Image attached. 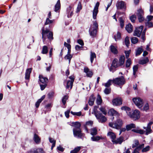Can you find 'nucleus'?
<instances>
[{
	"mask_svg": "<svg viewBox=\"0 0 153 153\" xmlns=\"http://www.w3.org/2000/svg\"><path fill=\"white\" fill-rule=\"evenodd\" d=\"M143 51L142 48H139L137 49L136 52V55H140Z\"/></svg>",
	"mask_w": 153,
	"mask_h": 153,
	"instance_id": "nucleus-58",
	"label": "nucleus"
},
{
	"mask_svg": "<svg viewBox=\"0 0 153 153\" xmlns=\"http://www.w3.org/2000/svg\"><path fill=\"white\" fill-rule=\"evenodd\" d=\"M143 128L145 129H146L145 134L146 135H148V134H150L151 133L152 130L151 129V128L148 127H143Z\"/></svg>",
	"mask_w": 153,
	"mask_h": 153,
	"instance_id": "nucleus-39",
	"label": "nucleus"
},
{
	"mask_svg": "<svg viewBox=\"0 0 153 153\" xmlns=\"http://www.w3.org/2000/svg\"><path fill=\"white\" fill-rule=\"evenodd\" d=\"M144 146V144H142L137 147L134 150L133 153H139V151Z\"/></svg>",
	"mask_w": 153,
	"mask_h": 153,
	"instance_id": "nucleus-24",
	"label": "nucleus"
},
{
	"mask_svg": "<svg viewBox=\"0 0 153 153\" xmlns=\"http://www.w3.org/2000/svg\"><path fill=\"white\" fill-rule=\"evenodd\" d=\"M91 134L92 135L94 136L97 134V130L96 128H94L90 129Z\"/></svg>",
	"mask_w": 153,
	"mask_h": 153,
	"instance_id": "nucleus-36",
	"label": "nucleus"
},
{
	"mask_svg": "<svg viewBox=\"0 0 153 153\" xmlns=\"http://www.w3.org/2000/svg\"><path fill=\"white\" fill-rule=\"evenodd\" d=\"M49 140L50 142L51 143H52V145L51 146V149H53V148L55 146V143H56V141L54 140V139L51 138V137H50L49 138Z\"/></svg>",
	"mask_w": 153,
	"mask_h": 153,
	"instance_id": "nucleus-42",
	"label": "nucleus"
},
{
	"mask_svg": "<svg viewBox=\"0 0 153 153\" xmlns=\"http://www.w3.org/2000/svg\"><path fill=\"white\" fill-rule=\"evenodd\" d=\"M102 101V100L101 96L99 95H98L97 98L96 100L97 104L98 105H100Z\"/></svg>",
	"mask_w": 153,
	"mask_h": 153,
	"instance_id": "nucleus-45",
	"label": "nucleus"
},
{
	"mask_svg": "<svg viewBox=\"0 0 153 153\" xmlns=\"http://www.w3.org/2000/svg\"><path fill=\"white\" fill-rule=\"evenodd\" d=\"M32 68H30L27 69L26 71L25 74V79L29 80L30 77V74L31 72Z\"/></svg>",
	"mask_w": 153,
	"mask_h": 153,
	"instance_id": "nucleus-21",
	"label": "nucleus"
},
{
	"mask_svg": "<svg viewBox=\"0 0 153 153\" xmlns=\"http://www.w3.org/2000/svg\"><path fill=\"white\" fill-rule=\"evenodd\" d=\"M39 78L41 84L47 83L48 81L47 78L44 77L42 75H39Z\"/></svg>",
	"mask_w": 153,
	"mask_h": 153,
	"instance_id": "nucleus-22",
	"label": "nucleus"
},
{
	"mask_svg": "<svg viewBox=\"0 0 153 153\" xmlns=\"http://www.w3.org/2000/svg\"><path fill=\"white\" fill-rule=\"evenodd\" d=\"M133 74L136 77V73L138 69V66L137 65H134L133 68Z\"/></svg>",
	"mask_w": 153,
	"mask_h": 153,
	"instance_id": "nucleus-47",
	"label": "nucleus"
},
{
	"mask_svg": "<svg viewBox=\"0 0 153 153\" xmlns=\"http://www.w3.org/2000/svg\"><path fill=\"white\" fill-rule=\"evenodd\" d=\"M121 109L125 111L128 116L134 120H137L140 117V112L137 110H135L133 113H131V109L128 107H122Z\"/></svg>",
	"mask_w": 153,
	"mask_h": 153,
	"instance_id": "nucleus-1",
	"label": "nucleus"
},
{
	"mask_svg": "<svg viewBox=\"0 0 153 153\" xmlns=\"http://www.w3.org/2000/svg\"><path fill=\"white\" fill-rule=\"evenodd\" d=\"M84 71L86 73L88 77H91L93 75L92 72L89 71L88 68L86 67H85Z\"/></svg>",
	"mask_w": 153,
	"mask_h": 153,
	"instance_id": "nucleus-29",
	"label": "nucleus"
},
{
	"mask_svg": "<svg viewBox=\"0 0 153 153\" xmlns=\"http://www.w3.org/2000/svg\"><path fill=\"white\" fill-rule=\"evenodd\" d=\"M139 144V141L137 140H135L134 141V143L132 145V148H134L138 146Z\"/></svg>",
	"mask_w": 153,
	"mask_h": 153,
	"instance_id": "nucleus-53",
	"label": "nucleus"
},
{
	"mask_svg": "<svg viewBox=\"0 0 153 153\" xmlns=\"http://www.w3.org/2000/svg\"><path fill=\"white\" fill-rule=\"evenodd\" d=\"M95 116L99 122L101 123H104L107 120V119L105 117L102 115L100 113L98 114H96V115Z\"/></svg>",
	"mask_w": 153,
	"mask_h": 153,
	"instance_id": "nucleus-9",
	"label": "nucleus"
},
{
	"mask_svg": "<svg viewBox=\"0 0 153 153\" xmlns=\"http://www.w3.org/2000/svg\"><path fill=\"white\" fill-rule=\"evenodd\" d=\"M146 26L148 28L153 27V23L150 22H147L145 23Z\"/></svg>",
	"mask_w": 153,
	"mask_h": 153,
	"instance_id": "nucleus-48",
	"label": "nucleus"
},
{
	"mask_svg": "<svg viewBox=\"0 0 153 153\" xmlns=\"http://www.w3.org/2000/svg\"><path fill=\"white\" fill-rule=\"evenodd\" d=\"M125 42L126 46L128 47L130 44V41L128 37V36L126 37L125 39Z\"/></svg>",
	"mask_w": 153,
	"mask_h": 153,
	"instance_id": "nucleus-56",
	"label": "nucleus"
},
{
	"mask_svg": "<svg viewBox=\"0 0 153 153\" xmlns=\"http://www.w3.org/2000/svg\"><path fill=\"white\" fill-rule=\"evenodd\" d=\"M48 52V48L47 46L45 45L43 47L42 53L43 54H46Z\"/></svg>",
	"mask_w": 153,
	"mask_h": 153,
	"instance_id": "nucleus-43",
	"label": "nucleus"
},
{
	"mask_svg": "<svg viewBox=\"0 0 153 153\" xmlns=\"http://www.w3.org/2000/svg\"><path fill=\"white\" fill-rule=\"evenodd\" d=\"M126 29L128 33H130L132 31L133 26L131 24H129L126 25Z\"/></svg>",
	"mask_w": 153,
	"mask_h": 153,
	"instance_id": "nucleus-27",
	"label": "nucleus"
},
{
	"mask_svg": "<svg viewBox=\"0 0 153 153\" xmlns=\"http://www.w3.org/2000/svg\"><path fill=\"white\" fill-rule=\"evenodd\" d=\"M95 99V98L94 97V95H91L90 96L88 102L90 105L91 106L93 105Z\"/></svg>",
	"mask_w": 153,
	"mask_h": 153,
	"instance_id": "nucleus-26",
	"label": "nucleus"
},
{
	"mask_svg": "<svg viewBox=\"0 0 153 153\" xmlns=\"http://www.w3.org/2000/svg\"><path fill=\"white\" fill-rule=\"evenodd\" d=\"M73 132L74 135L75 137L81 138L83 136V134L82 133L80 129L74 128Z\"/></svg>",
	"mask_w": 153,
	"mask_h": 153,
	"instance_id": "nucleus-7",
	"label": "nucleus"
},
{
	"mask_svg": "<svg viewBox=\"0 0 153 153\" xmlns=\"http://www.w3.org/2000/svg\"><path fill=\"white\" fill-rule=\"evenodd\" d=\"M33 140L36 143H39L40 142V139L36 134H35L33 137Z\"/></svg>",
	"mask_w": 153,
	"mask_h": 153,
	"instance_id": "nucleus-35",
	"label": "nucleus"
},
{
	"mask_svg": "<svg viewBox=\"0 0 153 153\" xmlns=\"http://www.w3.org/2000/svg\"><path fill=\"white\" fill-rule=\"evenodd\" d=\"M98 108V106H94V112L95 116L96 115V114H98L100 113V112L97 111V109Z\"/></svg>",
	"mask_w": 153,
	"mask_h": 153,
	"instance_id": "nucleus-59",
	"label": "nucleus"
},
{
	"mask_svg": "<svg viewBox=\"0 0 153 153\" xmlns=\"http://www.w3.org/2000/svg\"><path fill=\"white\" fill-rule=\"evenodd\" d=\"M117 59H115L112 62L111 65L109 68L110 71L113 72L116 70V68L119 67L116 63Z\"/></svg>",
	"mask_w": 153,
	"mask_h": 153,
	"instance_id": "nucleus-11",
	"label": "nucleus"
},
{
	"mask_svg": "<svg viewBox=\"0 0 153 153\" xmlns=\"http://www.w3.org/2000/svg\"><path fill=\"white\" fill-rule=\"evenodd\" d=\"M112 82H113L112 80L109 79L106 83L103 84L102 85H104L106 87H108L111 85Z\"/></svg>",
	"mask_w": 153,
	"mask_h": 153,
	"instance_id": "nucleus-44",
	"label": "nucleus"
},
{
	"mask_svg": "<svg viewBox=\"0 0 153 153\" xmlns=\"http://www.w3.org/2000/svg\"><path fill=\"white\" fill-rule=\"evenodd\" d=\"M42 34L43 42L45 41L46 36L50 40H52L53 39V33L48 29H45L44 27L42 28Z\"/></svg>",
	"mask_w": 153,
	"mask_h": 153,
	"instance_id": "nucleus-2",
	"label": "nucleus"
},
{
	"mask_svg": "<svg viewBox=\"0 0 153 153\" xmlns=\"http://www.w3.org/2000/svg\"><path fill=\"white\" fill-rule=\"evenodd\" d=\"M45 97V95H43L40 99H39L35 103V106L36 108H37L39 107L40 103L42 102V100L44 99Z\"/></svg>",
	"mask_w": 153,
	"mask_h": 153,
	"instance_id": "nucleus-33",
	"label": "nucleus"
},
{
	"mask_svg": "<svg viewBox=\"0 0 153 153\" xmlns=\"http://www.w3.org/2000/svg\"><path fill=\"white\" fill-rule=\"evenodd\" d=\"M132 131L134 132L138 133L141 134H144L146 132L145 131L143 130L137 129H132Z\"/></svg>",
	"mask_w": 153,
	"mask_h": 153,
	"instance_id": "nucleus-32",
	"label": "nucleus"
},
{
	"mask_svg": "<svg viewBox=\"0 0 153 153\" xmlns=\"http://www.w3.org/2000/svg\"><path fill=\"white\" fill-rule=\"evenodd\" d=\"M34 153H44L43 149H38L33 151Z\"/></svg>",
	"mask_w": 153,
	"mask_h": 153,
	"instance_id": "nucleus-54",
	"label": "nucleus"
},
{
	"mask_svg": "<svg viewBox=\"0 0 153 153\" xmlns=\"http://www.w3.org/2000/svg\"><path fill=\"white\" fill-rule=\"evenodd\" d=\"M104 138L102 136H93L91 137V140L93 141H97L100 140H103Z\"/></svg>",
	"mask_w": 153,
	"mask_h": 153,
	"instance_id": "nucleus-20",
	"label": "nucleus"
},
{
	"mask_svg": "<svg viewBox=\"0 0 153 153\" xmlns=\"http://www.w3.org/2000/svg\"><path fill=\"white\" fill-rule=\"evenodd\" d=\"M126 129L127 131L130 130L132 128H134L135 127L134 124L131 123L128 125H127L126 126Z\"/></svg>",
	"mask_w": 153,
	"mask_h": 153,
	"instance_id": "nucleus-37",
	"label": "nucleus"
},
{
	"mask_svg": "<svg viewBox=\"0 0 153 153\" xmlns=\"http://www.w3.org/2000/svg\"><path fill=\"white\" fill-rule=\"evenodd\" d=\"M81 147L80 146H78L74 149L71 151L70 153H77L80 149Z\"/></svg>",
	"mask_w": 153,
	"mask_h": 153,
	"instance_id": "nucleus-46",
	"label": "nucleus"
},
{
	"mask_svg": "<svg viewBox=\"0 0 153 153\" xmlns=\"http://www.w3.org/2000/svg\"><path fill=\"white\" fill-rule=\"evenodd\" d=\"M61 7V4L60 3V0H58L55 6V10L54 11L55 12H57L59 10Z\"/></svg>",
	"mask_w": 153,
	"mask_h": 153,
	"instance_id": "nucleus-31",
	"label": "nucleus"
},
{
	"mask_svg": "<svg viewBox=\"0 0 153 153\" xmlns=\"http://www.w3.org/2000/svg\"><path fill=\"white\" fill-rule=\"evenodd\" d=\"M100 5L99 2H97L95 7H94V10L93 11V18L94 19H96L97 16L98 12V7Z\"/></svg>",
	"mask_w": 153,
	"mask_h": 153,
	"instance_id": "nucleus-8",
	"label": "nucleus"
},
{
	"mask_svg": "<svg viewBox=\"0 0 153 153\" xmlns=\"http://www.w3.org/2000/svg\"><path fill=\"white\" fill-rule=\"evenodd\" d=\"M120 26L121 28H123L124 25V21L122 17H120L119 19Z\"/></svg>",
	"mask_w": 153,
	"mask_h": 153,
	"instance_id": "nucleus-50",
	"label": "nucleus"
},
{
	"mask_svg": "<svg viewBox=\"0 0 153 153\" xmlns=\"http://www.w3.org/2000/svg\"><path fill=\"white\" fill-rule=\"evenodd\" d=\"M90 28L98 30V25L96 20L93 21V24L91 26Z\"/></svg>",
	"mask_w": 153,
	"mask_h": 153,
	"instance_id": "nucleus-19",
	"label": "nucleus"
},
{
	"mask_svg": "<svg viewBox=\"0 0 153 153\" xmlns=\"http://www.w3.org/2000/svg\"><path fill=\"white\" fill-rule=\"evenodd\" d=\"M131 64V60L130 59H128L126 60V68L129 67L130 65Z\"/></svg>",
	"mask_w": 153,
	"mask_h": 153,
	"instance_id": "nucleus-51",
	"label": "nucleus"
},
{
	"mask_svg": "<svg viewBox=\"0 0 153 153\" xmlns=\"http://www.w3.org/2000/svg\"><path fill=\"white\" fill-rule=\"evenodd\" d=\"M131 41L132 43L135 44L138 42V40L137 37H133L131 38Z\"/></svg>",
	"mask_w": 153,
	"mask_h": 153,
	"instance_id": "nucleus-52",
	"label": "nucleus"
},
{
	"mask_svg": "<svg viewBox=\"0 0 153 153\" xmlns=\"http://www.w3.org/2000/svg\"><path fill=\"white\" fill-rule=\"evenodd\" d=\"M53 21L54 20H51L49 18H47L46 19V21L45 23V25L51 24L53 22Z\"/></svg>",
	"mask_w": 153,
	"mask_h": 153,
	"instance_id": "nucleus-57",
	"label": "nucleus"
},
{
	"mask_svg": "<svg viewBox=\"0 0 153 153\" xmlns=\"http://www.w3.org/2000/svg\"><path fill=\"white\" fill-rule=\"evenodd\" d=\"M73 8L72 7L70 6L67 9V13L68 18L71 17L73 14Z\"/></svg>",
	"mask_w": 153,
	"mask_h": 153,
	"instance_id": "nucleus-15",
	"label": "nucleus"
},
{
	"mask_svg": "<svg viewBox=\"0 0 153 153\" xmlns=\"http://www.w3.org/2000/svg\"><path fill=\"white\" fill-rule=\"evenodd\" d=\"M124 140V137L121 136L119 138L115 139L112 142L114 144H121Z\"/></svg>",
	"mask_w": 153,
	"mask_h": 153,
	"instance_id": "nucleus-17",
	"label": "nucleus"
},
{
	"mask_svg": "<svg viewBox=\"0 0 153 153\" xmlns=\"http://www.w3.org/2000/svg\"><path fill=\"white\" fill-rule=\"evenodd\" d=\"M143 28V26H140L139 27L136 28L134 32V35L135 36H137L138 37H140L142 33Z\"/></svg>",
	"mask_w": 153,
	"mask_h": 153,
	"instance_id": "nucleus-12",
	"label": "nucleus"
},
{
	"mask_svg": "<svg viewBox=\"0 0 153 153\" xmlns=\"http://www.w3.org/2000/svg\"><path fill=\"white\" fill-rule=\"evenodd\" d=\"M113 83L119 85H124L125 83V80L123 76L117 77L112 79Z\"/></svg>",
	"mask_w": 153,
	"mask_h": 153,
	"instance_id": "nucleus-4",
	"label": "nucleus"
},
{
	"mask_svg": "<svg viewBox=\"0 0 153 153\" xmlns=\"http://www.w3.org/2000/svg\"><path fill=\"white\" fill-rule=\"evenodd\" d=\"M39 84L41 89L42 91L44 90L47 86V83L41 84V83H39Z\"/></svg>",
	"mask_w": 153,
	"mask_h": 153,
	"instance_id": "nucleus-60",
	"label": "nucleus"
},
{
	"mask_svg": "<svg viewBox=\"0 0 153 153\" xmlns=\"http://www.w3.org/2000/svg\"><path fill=\"white\" fill-rule=\"evenodd\" d=\"M68 97L67 96H65L62 98V102L64 105L66 103L67 100L68 99Z\"/></svg>",
	"mask_w": 153,
	"mask_h": 153,
	"instance_id": "nucleus-55",
	"label": "nucleus"
},
{
	"mask_svg": "<svg viewBox=\"0 0 153 153\" xmlns=\"http://www.w3.org/2000/svg\"><path fill=\"white\" fill-rule=\"evenodd\" d=\"M134 103L139 108H142L143 104V101L142 99L140 98H135L133 99Z\"/></svg>",
	"mask_w": 153,
	"mask_h": 153,
	"instance_id": "nucleus-6",
	"label": "nucleus"
},
{
	"mask_svg": "<svg viewBox=\"0 0 153 153\" xmlns=\"http://www.w3.org/2000/svg\"><path fill=\"white\" fill-rule=\"evenodd\" d=\"M137 16L139 22H141L143 21L145 19L143 17V12L141 9H139L138 10Z\"/></svg>",
	"mask_w": 153,
	"mask_h": 153,
	"instance_id": "nucleus-14",
	"label": "nucleus"
},
{
	"mask_svg": "<svg viewBox=\"0 0 153 153\" xmlns=\"http://www.w3.org/2000/svg\"><path fill=\"white\" fill-rule=\"evenodd\" d=\"M70 80H67L64 82V84L66 83V88L67 89H71L73 86V83L74 81V76H71L69 77Z\"/></svg>",
	"mask_w": 153,
	"mask_h": 153,
	"instance_id": "nucleus-5",
	"label": "nucleus"
},
{
	"mask_svg": "<svg viewBox=\"0 0 153 153\" xmlns=\"http://www.w3.org/2000/svg\"><path fill=\"white\" fill-rule=\"evenodd\" d=\"M104 92L105 94H108L110 93L111 88H106L104 90Z\"/></svg>",
	"mask_w": 153,
	"mask_h": 153,
	"instance_id": "nucleus-63",
	"label": "nucleus"
},
{
	"mask_svg": "<svg viewBox=\"0 0 153 153\" xmlns=\"http://www.w3.org/2000/svg\"><path fill=\"white\" fill-rule=\"evenodd\" d=\"M130 19L132 22H134L136 19L135 16L134 15L131 16L130 17Z\"/></svg>",
	"mask_w": 153,
	"mask_h": 153,
	"instance_id": "nucleus-64",
	"label": "nucleus"
},
{
	"mask_svg": "<svg viewBox=\"0 0 153 153\" xmlns=\"http://www.w3.org/2000/svg\"><path fill=\"white\" fill-rule=\"evenodd\" d=\"M82 9V6L81 5V3L80 2H79L78 3L77 7V9L76 10V13H78Z\"/></svg>",
	"mask_w": 153,
	"mask_h": 153,
	"instance_id": "nucleus-49",
	"label": "nucleus"
},
{
	"mask_svg": "<svg viewBox=\"0 0 153 153\" xmlns=\"http://www.w3.org/2000/svg\"><path fill=\"white\" fill-rule=\"evenodd\" d=\"M116 6L117 9H125L126 8V4L123 1H118L116 4Z\"/></svg>",
	"mask_w": 153,
	"mask_h": 153,
	"instance_id": "nucleus-10",
	"label": "nucleus"
},
{
	"mask_svg": "<svg viewBox=\"0 0 153 153\" xmlns=\"http://www.w3.org/2000/svg\"><path fill=\"white\" fill-rule=\"evenodd\" d=\"M108 114L111 116H115L117 115L118 113L114 109L111 108L109 111Z\"/></svg>",
	"mask_w": 153,
	"mask_h": 153,
	"instance_id": "nucleus-28",
	"label": "nucleus"
},
{
	"mask_svg": "<svg viewBox=\"0 0 153 153\" xmlns=\"http://www.w3.org/2000/svg\"><path fill=\"white\" fill-rule=\"evenodd\" d=\"M107 135L111 138L112 142H113L115 139L116 138V135L115 134L112 132H108L107 134Z\"/></svg>",
	"mask_w": 153,
	"mask_h": 153,
	"instance_id": "nucleus-23",
	"label": "nucleus"
},
{
	"mask_svg": "<svg viewBox=\"0 0 153 153\" xmlns=\"http://www.w3.org/2000/svg\"><path fill=\"white\" fill-rule=\"evenodd\" d=\"M90 60L91 63H92L93 61L94 60V59L96 57V54L94 52H93L92 51L90 52Z\"/></svg>",
	"mask_w": 153,
	"mask_h": 153,
	"instance_id": "nucleus-38",
	"label": "nucleus"
},
{
	"mask_svg": "<svg viewBox=\"0 0 153 153\" xmlns=\"http://www.w3.org/2000/svg\"><path fill=\"white\" fill-rule=\"evenodd\" d=\"M100 110L104 115H106L107 114V111L104 107H102L100 108Z\"/></svg>",
	"mask_w": 153,
	"mask_h": 153,
	"instance_id": "nucleus-61",
	"label": "nucleus"
},
{
	"mask_svg": "<svg viewBox=\"0 0 153 153\" xmlns=\"http://www.w3.org/2000/svg\"><path fill=\"white\" fill-rule=\"evenodd\" d=\"M123 121L121 119H117L114 123H109V126L111 127L117 129H119L120 128L123 124Z\"/></svg>",
	"mask_w": 153,
	"mask_h": 153,
	"instance_id": "nucleus-3",
	"label": "nucleus"
},
{
	"mask_svg": "<svg viewBox=\"0 0 153 153\" xmlns=\"http://www.w3.org/2000/svg\"><path fill=\"white\" fill-rule=\"evenodd\" d=\"M72 56L73 55L71 54H67L64 58L65 60H68L69 61V63H70Z\"/></svg>",
	"mask_w": 153,
	"mask_h": 153,
	"instance_id": "nucleus-41",
	"label": "nucleus"
},
{
	"mask_svg": "<svg viewBox=\"0 0 153 153\" xmlns=\"http://www.w3.org/2000/svg\"><path fill=\"white\" fill-rule=\"evenodd\" d=\"M125 59V57L124 55H122L120 57L119 59V62H118V60L117 59V61L116 63L118 67L121 66L123 65Z\"/></svg>",
	"mask_w": 153,
	"mask_h": 153,
	"instance_id": "nucleus-13",
	"label": "nucleus"
},
{
	"mask_svg": "<svg viewBox=\"0 0 153 153\" xmlns=\"http://www.w3.org/2000/svg\"><path fill=\"white\" fill-rule=\"evenodd\" d=\"M97 30L90 28L89 32L90 35L93 37H95L96 35Z\"/></svg>",
	"mask_w": 153,
	"mask_h": 153,
	"instance_id": "nucleus-25",
	"label": "nucleus"
},
{
	"mask_svg": "<svg viewBox=\"0 0 153 153\" xmlns=\"http://www.w3.org/2000/svg\"><path fill=\"white\" fill-rule=\"evenodd\" d=\"M149 61V59L148 57H146L144 59L140 60L139 62V63L140 64L143 65L147 63Z\"/></svg>",
	"mask_w": 153,
	"mask_h": 153,
	"instance_id": "nucleus-34",
	"label": "nucleus"
},
{
	"mask_svg": "<svg viewBox=\"0 0 153 153\" xmlns=\"http://www.w3.org/2000/svg\"><path fill=\"white\" fill-rule=\"evenodd\" d=\"M150 148V147L149 146H147L145 148H143L142 151V152H146L149 151Z\"/></svg>",
	"mask_w": 153,
	"mask_h": 153,
	"instance_id": "nucleus-62",
	"label": "nucleus"
},
{
	"mask_svg": "<svg viewBox=\"0 0 153 153\" xmlns=\"http://www.w3.org/2000/svg\"><path fill=\"white\" fill-rule=\"evenodd\" d=\"M71 124L72 126L74 127L75 128H74L80 129V128L81 126V124L79 122H73Z\"/></svg>",
	"mask_w": 153,
	"mask_h": 153,
	"instance_id": "nucleus-30",
	"label": "nucleus"
},
{
	"mask_svg": "<svg viewBox=\"0 0 153 153\" xmlns=\"http://www.w3.org/2000/svg\"><path fill=\"white\" fill-rule=\"evenodd\" d=\"M121 33L119 32H117V34L114 36V38L116 41L120 40L121 39Z\"/></svg>",
	"mask_w": 153,
	"mask_h": 153,
	"instance_id": "nucleus-40",
	"label": "nucleus"
},
{
	"mask_svg": "<svg viewBox=\"0 0 153 153\" xmlns=\"http://www.w3.org/2000/svg\"><path fill=\"white\" fill-rule=\"evenodd\" d=\"M110 48L111 52L114 54L118 53V51L117 47L113 45H111L110 47Z\"/></svg>",
	"mask_w": 153,
	"mask_h": 153,
	"instance_id": "nucleus-18",
	"label": "nucleus"
},
{
	"mask_svg": "<svg viewBox=\"0 0 153 153\" xmlns=\"http://www.w3.org/2000/svg\"><path fill=\"white\" fill-rule=\"evenodd\" d=\"M112 102L114 105H119L122 104V101L120 98H117L113 100Z\"/></svg>",
	"mask_w": 153,
	"mask_h": 153,
	"instance_id": "nucleus-16",
	"label": "nucleus"
}]
</instances>
